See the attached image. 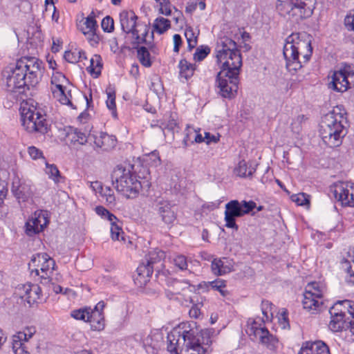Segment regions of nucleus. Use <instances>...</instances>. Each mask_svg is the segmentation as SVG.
Instances as JSON below:
<instances>
[{"instance_id": "nucleus-55", "label": "nucleus", "mask_w": 354, "mask_h": 354, "mask_svg": "<svg viewBox=\"0 0 354 354\" xmlns=\"http://www.w3.org/2000/svg\"><path fill=\"white\" fill-rule=\"evenodd\" d=\"M101 26L104 32H112L114 28L113 19L109 16L105 17L102 21Z\"/></svg>"}, {"instance_id": "nucleus-12", "label": "nucleus", "mask_w": 354, "mask_h": 354, "mask_svg": "<svg viewBox=\"0 0 354 354\" xmlns=\"http://www.w3.org/2000/svg\"><path fill=\"white\" fill-rule=\"evenodd\" d=\"M239 72L220 71L216 77V86L218 93L225 98H232L235 96L239 84Z\"/></svg>"}, {"instance_id": "nucleus-29", "label": "nucleus", "mask_w": 354, "mask_h": 354, "mask_svg": "<svg viewBox=\"0 0 354 354\" xmlns=\"http://www.w3.org/2000/svg\"><path fill=\"white\" fill-rule=\"evenodd\" d=\"M185 131L186 133L183 140L184 147H187L189 145V142L201 143L205 142V136L203 137L201 133L194 128L187 127Z\"/></svg>"}, {"instance_id": "nucleus-24", "label": "nucleus", "mask_w": 354, "mask_h": 354, "mask_svg": "<svg viewBox=\"0 0 354 354\" xmlns=\"http://www.w3.org/2000/svg\"><path fill=\"white\" fill-rule=\"evenodd\" d=\"M298 354H330L328 346L322 341L306 342Z\"/></svg>"}, {"instance_id": "nucleus-17", "label": "nucleus", "mask_w": 354, "mask_h": 354, "mask_svg": "<svg viewBox=\"0 0 354 354\" xmlns=\"http://www.w3.org/2000/svg\"><path fill=\"white\" fill-rule=\"evenodd\" d=\"M48 223L47 211H35L26 223V234L30 236L39 234L44 230Z\"/></svg>"}, {"instance_id": "nucleus-39", "label": "nucleus", "mask_w": 354, "mask_h": 354, "mask_svg": "<svg viewBox=\"0 0 354 354\" xmlns=\"http://www.w3.org/2000/svg\"><path fill=\"white\" fill-rule=\"evenodd\" d=\"M170 21L160 17L155 19L153 25V30L159 34H162L170 28Z\"/></svg>"}, {"instance_id": "nucleus-50", "label": "nucleus", "mask_w": 354, "mask_h": 354, "mask_svg": "<svg viewBox=\"0 0 354 354\" xmlns=\"http://www.w3.org/2000/svg\"><path fill=\"white\" fill-rule=\"evenodd\" d=\"M291 200L296 203L298 205H306L310 203V196L300 192L298 194H292L291 196Z\"/></svg>"}, {"instance_id": "nucleus-8", "label": "nucleus", "mask_w": 354, "mask_h": 354, "mask_svg": "<svg viewBox=\"0 0 354 354\" xmlns=\"http://www.w3.org/2000/svg\"><path fill=\"white\" fill-rule=\"evenodd\" d=\"M326 292V288L324 283L313 281L308 283L304 292L302 304L304 309L311 313H316L321 310L323 306V297Z\"/></svg>"}, {"instance_id": "nucleus-31", "label": "nucleus", "mask_w": 354, "mask_h": 354, "mask_svg": "<svg viewBox=\"0 0 354 354\" xmlns=\"http://www.w3.org/2000/svg\"><path fill=\"white\" fill-rule=\"evenodd\" d=\"M179 73L180 77L185 78L186 80L192 77L196 70L195 64L188 62L183 59L178 64Z\"/></svg>"}, {"instance_id": "nucleus-1", "label": "nucleus", "mask_w": 354, "mask_h": 354, "mask_svg": "<svg viewBox=\"0 0 354 354\" xmlns=\"http://www.w3.org/2000/svg\"><path fill=\"white\" fill-rule=\"evenodd\" d=\"M194 322H182L167 335V350L176 354H209L212 339L208 330L199 333Z\"/></svg>"}, {"instance_id": "nucleus-3", "label": "nucleus", "mask_w": 354, "mask_h": 354, "mask_svg": "<svg viewBox=\"0 0 354 354\" xmlns=\"http://www.w3.org/2000/svg\"><path fill=\"white\" fill-rule=\"evenodd\" d=\"M346 112L342 105L333 108L320 122L319 133L323 142L330 147H339L346 135Z\"/></svg>"}, {"instance_id": "nucleus-41", "label": "nucleus", "mask_w": 354, "mask_h": 354, "mask_svg": "<svg viewBox=\"0 0 354 354\" xmlns=\"http://www.w3.org/2000/svg\"><path fill=\"white\" fill-rule=\"evenodd\" d=\"M137 57L140 62L145 67H149L151 65L150 60V53L147 48L141 46L137 50Z\"/></svg>"}, {"instance_id": "nucleus-32", "label": "nucleus", "mask_w": 354, "mask_h": 354, "mask_svg": "<svg viewBox=\"0 0 354 354\" xmlns=\"http://www.w3.org/2000/svg\"><path fill=\"white\" fill-rule=\"evenodd\" d=\"M102 57L99 55H94L90 59V65L87 67V71L94 77H97L102 69Z\"/></svg>"}, {"instance_id": "nucleus-51", "label": "nucleus", "mask_w": 354, "mask_h": 354, "mask_svg": "<svg viewBox=\"0 0 354 354\" xmlns=\"http://www.w3.org/2000/svg\"><path fill=\"white\" fill-rule=\"evenodd\" d=\"M90 308H80L71 312V316L77 320H82L87 322Z\"/></svg>"}, {"instance_id": "nucleus-9", "label": "nucleus", "mask_w": 354, "mask_h": 354, "mask_svg": "<svg viewBox=\"0 0 354 354\" xmlns=\"http://www.w3.org/2000/svg\"><path fill=\"white\" fill-rule=\"evenodd\" d=\"M19 73L25 76V80L31 86H35L40 80L44 69L43 63L35 57H22L15 64Z\"/></svg>"}, {"instance_id": "nucleus-26", "label": "nucleus", "mask_w": 354, "mask_h": 354, "mask_svg": "<svg viewBox=\"0 0 354 354\" xmlns=\"http://www.w3.org/2000/svg\"><path fill=\"white\" fill-rule=\"evenodd\" d=\"M116 141L114 136L101 132L99 136L95 137L94 143L97 147L109 151L115 147Z\"/></svg>"}, {"instance_id": "nucleus-48", "label": "nucleus", "mask_w": 354, "mask_h": 354, "mask_svg": "<svg viewBox=\"0 0 354 354\" xmlns=\"http://www.w3.org/2000/svg\"><path fill=\"white\" fill-rule=\"evenodd\" d=\"M27 152L33 160H41L43 162H46V158L44 156L43 151L35 146H30L27 148Z\"/></svg>"}, {"instance_id": "nucleus-61", "label": "nucleus", "mask_w": 354, "mask_h": 354, "mask_svg": "<svg viewBox=\"0 0 354 354\" xmlns=\"http://www.w3.org/2000/svg\"><path fill=\"white\" fill-rule=\"evenodd\" d=\"M344 24L348 30L354 31V11L346 15L344 19Z\"/></svg>"}, {"instance_id": "nucleus-13", "label": "nucleus", "mask_w": 354, "mask_h": 354, "mask_svg": "<svg viewBox=\"0 0 354 354\" xmlns=\"http://www.w3.org/2000/svg\"><path fill=\"white\" fill-rule=\"evenodd\" d=\"M3 76L6 89L8 92L24 93L26 89L31 86L16 66L5 70Z\"/></svg>"}, {"instance_id": "nucleus-38", "label": "nucleus", "mask_w": 354, "mask_h": 354, "mask_svg": "<svg viewBox=\"0 0 354 354\" xmlns=\"http://www.w3.org/2000/svg\"><path fill=\"white\" fill-rule=\"evenodd\" d=\"M44 163L46 165L45 173L48 178L55 183H59L62 177L57 167L54 164H49L46 160Z\"/></svg>"}, {"instance_id": "nucleus-36", "label": "nucleus", "mask_w": 354, "mask_h": 354, "mask_svg": "<svg viewBox=\"0 0 354 354\" xmlns=\"http://www.w3.org/2000/svg\"><path fill=\"white\" fill-rule=\"evenodd\" d=\"M331 320L328 324V328L333 332H339L342 330L344 324L346 323V319H344L342 315H330Z\"/></svg>"}, {"instance_id": "nucleus-33", "label": "nucleus", "mask_w": 354, "mask_h": 354, "mask_svg": "<svg viewBox=\"0 0 354 354\" xmlns=\"http://www.w3.org/2000/svg\"><path fill=\"white\" fill-rule=\"evenodd\" d=\"M160 127L162 129L165 134V130L171 131L173 134L175 132H178L179 130V127L176 121V116L172 114L165 115L164 116V119L160 124Z\"/></svg>"}, {"instance_id": "nucleus-56", "label": "nucleus", "mask_w": 354, "mask_h": 354, "mask_svg": "<svg viewBox=\"0 0 354 354\" xmlns=\"http://www.w3.org/2000/svg\"><path fill=\"white\" fill-rule=\"evenodd\" d=\"M174 265L181 270H186L187 268V258L184 255H177L173 259Z\"/></svg>"}, {"instance_id": "nucleus-62", "label": "nucleus", "mask_w": 354, "mask_h": 354, "mask_svg": "<svg viewBox=\"0 0 354 354\" xmlns=\"http://www.w3.org/2000/svg\"><path fill=\"white\" fill-rule=\"evenodd\" d=\"M219 141V135L211 134L209 132H205V142L207 145L216 143Z\"/></svg>"}, {"instance_id": "nucleus-35", "label": "nucleus", "mask_w": 354, "mask_h": 354, "mask_svg": "<svg viewBox=\"0 0 354 354\" xmlns=\"http://www.w3.org/2000/svg\"><path fill=\"white\" fill-rule=\"evenodd\" d=\"M254 171L255 168L252 166L248 167L247 162L244 160L239 161L234 169V173L240 177L251 176Z\"/></svg>"}, {"instance_id": "nucleus-46", "label": "nucleus", "mask_w": 354, "mask_h": 354, "mask_svg": "<svg viewBox=\"0 0 354 354\" xmlns=\"http://www.w3.org/2000/svg\"><path fill=\"white\" fill-rule=\"evenodd\" d=\"M100 195L106 200L108 205L110 207H114L115 205V196L113 191L110 187H105Z\"/></svg>"}, {"instance_id": "nucleus-34", "label": "nucleus", "mask_w": 354, "mask_h": 354, "mask_svg": "<svg viewBox=\"0 0 354 354\" xmlns=\"http://www.w3.org/2000/svg\"><path fill=\"white\" fill-rule=\"evenodd\" d=\"M198 35L199 30L198 28H194L191 26H187L185 28V36L187 41L189 50H192L196 46Z\"/></svg>"}, {"instance_id": "nucleus-23", "label": "nucleus", "mask_w": 354, "mask_h": 354, "mask_svg": "<svg viewBox=\"0 0 354 354\" xmlns=\"http://www.w3.org/2000/svg\"><path fill=\"white\" fill-rule=\"evenodd\" d=\"M11 190L18 199L23 201L29 198L32 194L30 184L24 180H21L18 177L13 179Z\"/></svg>"}, {"instance_id": "nucleus-14", "label": "nucleus", "mask_w": 354, "mask_h": 354, "mask_svg": "<svg viewBox=\"0 0 354 354\" xmlns=\"http://www.w3.org/2000/svg\"><path fill=\"white\" fill-rule=\"evenodd\" d=\"M165 257V254L160 250H154L149 252L145 257V261L142 262L137 268V272L140 278H143L146 282L152 275L154 270L159 272L160 266H156Z\"/></svg>"}, {"instance_id": "nucleus-57", "label": "nucleus", "mask_w": 354, "mask_h": 354, "mask_svg": "<svg viewBox=\"0 0 354 354\" xmlns=\"http://www.w3.org/2000/svg\"><path fill=\"white\" fill-rule=\"evenodd\" d=\"M272 304L268 301H263L261 303V311L263 316L269 319L272 316Z\"/></svg>"}, {"instance_id": "nucleus-52", "label": "nucleus", "mask_w": 354, "mask_h": 354, "mask_svg": "<svg viewBox=\"0 0 354 354\" xmlns=\"http://www.w3.org/2000/svg\"><path fill=\"white\" fill-rule=\"evenodd\" d=\"M116 221L111 222V234L113 240L120 241V237L121 239H123V231L121 227L116 223Z\"/></svg>"}, {"instance_id": "nucleus-42", "label": "nucleus", "mask_w": 354, "mask_h": 354, "mask_svg": "<svg viewBox=\"0 0 354 354\" xmlns=\"http://www.w3.org/2000/svg\"><path fill=\"white\" fill-rule=\"evenodd\" d=\"M85 27L82 28L83 34H86L89 32L95 31L97 27V21L95 19V15L93 12H91L86 19L84 23Z\"/></svg>"}, {"instance_id": "nucleus-58", "label": "nucleus", "mask_w": 354, "mask_h": 354, "mask_svg": "<svg viewBox=\"0 0 354 354\" xmlns=\"http://www.w3.org/2000/svg\"><path fill=\"white\" fill-rule=\"evenodd\" d=\"M349 265L347 268V272L350 277V281L354 283V248L350 252V260L347 262Z\"/></svg>"}, {"instance_id": "nucleus-19", "label": "nucleus", "mask_w": 354, "mask_h": 354, "mask_svg": "<svg viewBox=\"0 0 354 354\" xmlns=\"http://www.w3.org/2000/svg\"><path fill=\"white\" fill-rule=\"evenodd\" d=\"M137 16L133 11L124 10L120 14V21L122 30L126 33H131L136 42L139 44L145 40L140 38L138 30L136 28Z\"/></svg>"}, {"instance_id": "nucleus-21", "label": "nucleus", "mask_w": 354, "mask_h": 354, "mask_svg": "<svg viewBox=\"0 0 354 354\" xmlns=\"http://www.w3.org/2000/svg\"><path fill=\"white\" fill-rule=\"evenodd\" d=\"M19 291L20 297L30 306L37 303L41 297V290L37 284H24L19 288Z\"/></svg>"}, {"instance_id": "nucleus-45", "label": "nucleus", "mask_w": 354, "mask_h": 354, "mask_svg": "<svg viewBox=\"0 0 354 354\" xmlns=\"http://www.w3.org/2000/svg\"><path fill=\"white\" fill-rule=\"evenodd\" d=\"M107 100L106 101L107 108L111 111L113 118H117L115 94L113 91H106Z\"/></svg>"}, {"instance_id": "nucleus-49", "label": "nucleus", "mask_w": 354, "mask_h": 354, "mask_svg": "<svg viewBox=\"0 0 354 354\" xmlns=\"http://www.w3.org/2000/svg\"><path fill=\"white\" fill-rule=\"evenodd\" d=\"M84 54V50L75 49L74 51H66L64 59L70 63H77L81 61V55Z\"/></svg>"}, {"instance_id": "nucleus-7", "label": "nucleus", "mask_w": 354, "mask_h": 354, "mask_svg": "<svg viewBox=\"0 0 354 354\" xmlns=\"http://www.w3.org/2000/svg\"><path fill=\"white\" fill-rule=\"evenodd\" d=\"M21 124L25 129L30 132L45 133L48 131V124L46 115L34 106L28 104L21 106Z\"/></svg>"}, {"instance_id": "nucleus-44", "label": "nucleus", "mask_w": 354, "mask_h": 354, "mask_svg": "<svg viewBox=\"0 0 354 354\" xmlns=\"http://www.w3.org/2000/svg\"><path fill=\"white\" fill-rule=\"evenodd\" d=\"M71 142L74 143H78L80 145H85L87 142L86 135L79 131L77 129H75L70 134Z\"/></svg>"}, {"instance_id": "nucleus-11", "label": "nucleus", "mask_w": 354, "mask_h": 354, "mask_svg": "<svg viewBox=\"0 0 354 354\" xmlns=\"http://www.w3.org/2000/svg\"><path fill=\"white\" fill-rule=\"evenodd\" d=\"M328 86L337 92L343 93L354 86V70L349 65H345L339 71H333L328 77Z\"/></svg>"}, {"instance_id": "nucleus-37", "label": "nucleus", "mask_w": 354, "mask_h": 354, "mask_svg": "<svg viewBox=\"0 0 354 354\" xmlns=\"http://www.w3.org/2000/svg\"><path fill=\"white\" fill-rule=\"evenodd\" d=\"M51 91L62 88L68 84V81L62 73L56 72L51 77Z\"/></svg>"}, {"instance_id": "nucleus-60", "label": "nucleus", "mask_w": 354, "mask_h": 354, "mask_svg": "<svg viewBox=\"0 0 354 354\" xmlns=\"http://www.w3.org/2000/svg\"><path fill=\"white\" fill-rule=\"evenodd\" d=\"M201 304H194L189 310V315L192 318L197 319L200 317L201 313Z\"/></svg>"}, {"instance_id": "nucleus-63", "label": "nucleus", "mask_w": 354, "mask_h": 354, "mask_svg": "<svg viewBox=\"0 0 354 354\" xmlns=\"http://www.w3.org/2000/svg\"><path fill=\"white\" fill-rule=\"evenodd\" d=\"M174 40V51L178 53L180 46L182 44V38L180 35L175 34L173 37Z\"/></svg>"}, {"instance_id": "nucleus-6", "label": "nucleus", "mask_w": 354, "mask_h": 354, "mask_svg": "<svg viewBox=\"0 0 354 354\" xmlns=\"http://www.w3.org/2000/svg\"><path fill=\"white\" fill-rule=\"evenodd\" d=\"M277 9L281 15L295 21L310 17L315 8L316 0H279Z\"/></svg>"}, {"instance_id": "nucleus-22", "label": "nucleus", "mask_w": 354, "mask_h": 354, "mask_svg": "<svg viewBox=\"0 0 354 354\" xmlns=\"http://www.w3.org/2000/svg\"><path fill=\"white\" fill-rule=\"evenodd\" d=\"M174 205L169 201L160 200L157 203V211L161 220L167 225H171L176 219Z\"/></svg>"}, {"instance_id": "nucleus-5", "label": "nucleus", "mask_w": 354, "mask_h": 354, "mask_svg": "<svg viewBox=\"0 0 354 354\" xmlns=\"http://www.w3.org/2000/svg\"><path fill=\"white\" fill-rule=\"evenodd\" d=\"M216 63L221 71L239 72L242 58L236 43L230 38L224 37L215 49Z\"/></svg>"}, {"instance_id": "nucleus-25", "label": "nucleus", "mask_w": 354, "mask_h": 354, "mask_svg": "<svg viewBox=\"0 0 354 354\" xmlns=\"http://www.w3.org/2000/svg\"><path fill=\"white\" fill-rule=\"evenodd\" d=\"M232 270L233 263L227 258L214 259L212 262V270L216 275H223L230 272Z\"/></svg>"}, {"instance_id": "nucleus-43", "label": "nucleus", "mask_w": 354, "mask_h": 354, "mask_svg": "<svg viewBox=\"0 0 354 354\" xmlns=\"http://www.w3.org/2000/svg\"><path fill=\"white\" fill-rule=\"evenodd\" d=\"M258 339L271 350L274 349L278 343L277 339L272 335L270 334L268 330V334L260 336Z\"/></svg>"}, {"instance_id": "nucleus-64", "label": "nucleus", "mask_w": 354, "mask_h": 354, "mask_svg": "<svg viewBox=\"0 0 354 354\" xmlns=\"http://www.w3.org/2000/svg\"><path fill=\"white\" fill-rule=\"evenodd\" d=\"M90 187L95 193H100V194L104 188L102 183L98 181L91 182Z\"/></svg>"}, {"instance_id": "nucleus-54", "label": "nucleus", "mask_w": 354, "mask_h": 354, "mask_svg": "<svg viewBox=\"0 0 354 354\" xmlns=\"http://www.w3.org/2000/svg\"><path fill=\"white\" fill-rule=\"evenodd\" d=\"M160 5V13L169 16L171 14L169 0H155Z\"/></svg>"}, {"instance_id": "nucleus-59", "label": "nucleus", "mask_w": 354, "mask_h": 354, "mask_svg": "<svg viewBox=\"0 0 354 354\" xmlns=\"http://www.w3.org/2000/svg\"><path fill=\"white\" fill-rule=\"evenodd\" d=\"M84 35L86 37L91 46H96L97 44L99 43L100 37L95 33V31L89 32Z\"/></svg>"}, {"instance_id": "nucleus-10", "label": "nucleus", "mask_w": 354, "mask_h": 354, "mask_svg": "<svg viewBox=\"0 0 354 354\" xmlns=\"http://www.w3.org/2000/svg\"><path fill=\"white\" fill-rule=\"evenodd\" d=\"M256 207V203L252 201H242L241 202L237 200L230 201L225 204V227L237 230L239 227L236 224L235 218L249 214Z\"/></svg>"}, {"instance_id": "nucleus-27", "label": "nucleus", "mask_w": 354, "mask_h": 354, "mask_svg": "<svg viewBox=\"0 0 354 354\" xmlns=\"http://www.w3.org/2000/svg\"><path fill=\"white\" fill-rule=\"evenodd\" d=\"M351 305L354 306V301L350 300L338 301L330 308L329 313L330 315L339 314L348 322L350 319L346 317L348 315L347 310L351 308Z\"/></svg>"}, {"instance_id": "nucleus-40", "label": "nucleus", "mask_w": 354, "mask_h": 354, "mask_svg": "<svg viewBox=\"0 0 354 354\" xmlns=\"http://www.w3.org/2000/svg\"><path fill=\"white\" fill-rule=\"evenodd\" d=\"M207 287L219 292L223 297H226L229 294L228 291L225 289L226 284L225 281L220 279L212 281H208Z\"/></svg>"}, {"instance_id": "nucleus-4", "label": "nucleus", "mask_w": 354, "mask_h": 354, "mask_svg": "<svg viewBox=\"0 0 354 354\" xmlns=\"http://www.w3.org/2000/svg\"><path fill=\"white\" fill-rule=\"evenodd\" d=\"M111 179L116 190L127 198H137L142 187L130 165H117L111 174Z\"/></svg>"}, {"instance_id": "nucleus-53", "label": "nucleus", "mask_w": 354, "mask_h": 354, "mask_svg": "<svg viewBox=\"0 0 354 354\" xmlns=\"http://www.w3.org/2000/svg\"><path fill=\"white\" fill-rule=\"evenodd\" d=\"M96 213L103 218H106L110 222L118 221L116 216L110 213L106 209L102 206H97L95 208Z\"/></svg>"}, {"instance_id": "nucleus-18", "label": "nucleus", "mask_w": 354, "mask_h": 354, "mask_svg": "<svg viewBox=\"0 0 354 354\" xmlns=\"http://www.w3.org/2000/svg\"><path fill=\"white\" fill-rule=\"evenodd\" d=\"M36 333L34 326L26 327L23 331L14 334L11 337L12 349L15 354H30L26 343Z\"/></svg>"}, {"instance_id": "nucleus-20", "label": "nucleus", "mask_w": 354, "mask_h": 354, "mask_svg": "<svg viewBox=\"0 0 354 354\" xmlns=\"http://www.w3.org/2000/svg\"><path fill=\"white\" fill-rule=\"evenodd\" d=\"M105 303L99 301L93 309L90 308L87 322L90 323L91 328L95 330H101L104 327V317L103 310Z\"/></svg>"}, {"instance_id": "nucleus-28", "label": "nucleus", "mask_w": 354, "mask_h": 354, "mask_svg": "<svg viewBox=\"0 0 354 354\" xmlns=\"http://www.w3.org/2000/svg\"><path fill=\"white\" fill-rule=\"evenodd\" d=\"M51 91L54 98L59 101L62 104L74 108L71 102L72 96L71 91L68 89L66 85L62 88H59Z\"/></svg>"}, {"instance_id": "nucleus-47", "label": "nucleus", "mask_w": 354, "mask_h": 354, "mask_svg": "<svg viewBox=\"0 0 354 354\" xmlns=\"http://www.w3.org/2000/svg\"><path fill=\"white\" fill-rule=\"evenodd\" d=\"M210 53V48L207 46H201L196 49L193 55L195 62L203 61Z\"/></svg>"}, {"instance_id": "nucleus-15", "label": "nucleus", "mask_w": 354, "mask_h": 354, "mask_svg": "<svg viewBox=\"0 0 354 354\" xmlns=\"http://www.w3.org/2000/svg\"><path fill=\"white\" fill-rule=\"evenodd\" d=\"M55 261L46 253H38L32 256L29 267L31 273H35L41 278L46 279L52 273L55 267Z\"/></svg>"}, {"instance_id": "nucleus-30", "label": "nucleus", "mask_w": 354, "mask_h": 354, "mask_svg": "<svg viewBox=\"0 0 354 354\" xmlns=\"http://www.w3.org/2000/svg\"><path fill=\"white\" fill-rule=\"evenodd\" d=\"M246 332L250 337L259 339L260 336L268 334V329L263 326V324L253 321L248 326Z\"/></svg>"}, {"instance_id": "nucleus-2", "label": "nucleus", "mask_w": 354, "mask_h": 354, "mask_svg": "<svg viewBox=\"0 0 354 354\" xmlns=\"http://www.w3.org/2000/svg\"><path fill=\"white\" fill-rule=\"evenodd\" d=\"M312 53L311 39L306 33L294 32L286 39L283 54L290 72L300 69L309 61Z\"/></svg>"}, {"instance_id": "nucleus-16", "label": "nucleus", "mask_w": 354, "mask_h": 354, "mask_svg": "<svg viewBox=\"0 0 354 354\" xmlns=\"http://www.w3.org/2000/svg\"><path fill=\"white\" fill-rule=\"evenodd\" d=\"M330 192L342 205L354 207V183L337 182L330 187Z\"/></svg>"}]
</instances>
